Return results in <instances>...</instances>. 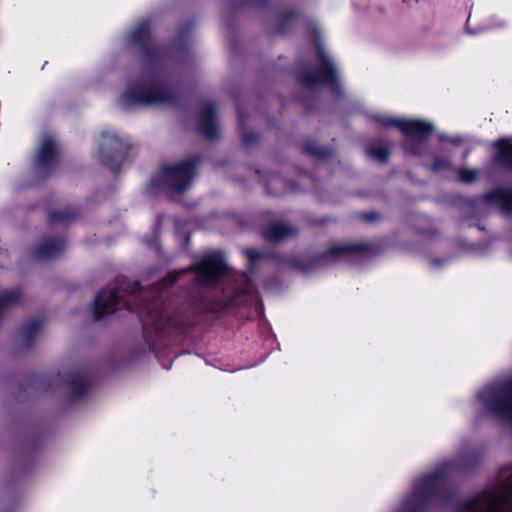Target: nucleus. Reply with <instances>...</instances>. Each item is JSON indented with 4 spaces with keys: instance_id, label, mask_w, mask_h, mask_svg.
Instances as JSON below:
<instances>
[{
    "instance_id": "22",
    "label": "nucleus",
    "mask_w": 512,
    "mask_h": 512,
    "mask_svg": "<svg viewBox=\"0 0 512 512\" xmlns=\"http://www.w3.org/2000/svg\"><path fill=\"white\" fill-rule=\"evenodd\" d=\"M21 294L17 290L7 291L0 294V312L20 300Z\"/></svg>"
},
{
    "instance_id": "25",
    "label": "nucleus",
    "mask_w": 512,
    "mask_h": 512,
    "mask_svg": "<svg viewBox=\"0 0 512 512\" xmlns=\"http://www.w3.org/2000/svg\"><path fill=\"white\" fill-rule=\"evenodd\" d=\"M458 177L463 183H472L478 177V171L475 169L462 168L458 171Z\"/></svg>"
},
{
    "instance_id": "6",
    "label": "nucleus",
    "mask_w": 512,
    "mask_h": 512,
    "mask_svg": "<svg viewBox=\"0 0 512 512\" xmlns=\"http://www.w3.org/2000/svg\"><path fill=\"white\" fill-rule=\"evenodd\" d=\"M477 399L486 412L512 424V378L484 387Z\"/></svg>"
},
{
    "instance_id": "8",
    "label": "nucleus",
    "mask_w": 512,
    "mask_h": 512,
    "mask_svg": "<svg viewBox=\"0 0 512 512\" xmlns=\"http://www.w3.org/2000/svg\"><path fill=\"white\" fill-rule=\"evenodd\" d=\"M140 290L137 282H122L119 287L104 290L99 293L94 301V317L101 319L106 314H111L120 308L133 309L127 296H132Z\"/></svg>"
},
{
    "instance_id": "13",
    "label": "nucleus",
    "mask_w": 512,
    "mask_h": 512,
    "mask_svg": "<svg viewBox=\"0 0 512 512\" xmlns=\"http://www.w3.org/2000/svg\"><path fill=\"white\" fill-rule=\"evenodd\" d=\"M263 237L269 242H280L297 234V229L292 225L273 222L263 229Z\"/></svg>"
},
{
    "instance_id": "4",
    "label": "nucleus",
    "mask_w": 512,
    "mask_h": 512,
    "mask_svg": "<svg viewBox=\"0 0 512 512\" xmlns=\"http://www.w3.org/2000/svg\"><path fill=\"white\" fill-rule=\"evenodd\" d=\"M372 120L383 128H398L407 137L403 144L404 150L414 156L422 155L423 151L420 146L426 142L434 130L431 123L420 120L398 119L379 114L373 115Z\"/></svg>"
},
{
    "instance_id": "19",
    "label": "nucleus",
    "mask_w": 512,
    "mask_h": 512,
    "mask_svg": "<svg viewBox=\"0 0 512 512\" xmlns=\"http://www.w3.org/2000/svg\"><path fill=\"white\" fill-rule=\"evenodd\" d=\"M366 154L371 159L384 163L390 156V145L382 140H375L366 147Z\"/></svg>"
},
{
    "instance_id": "12",
    "label": "nucleus",
    "mask_w": 512,
    "mask_h": 512,
    "mask_svg": "<svg viewBox=\"0 0 512 512\" xmlns=\"http://www.w3.org/2000/svg\"><path fill=\"white\" fill-rule=\"evenodd\" d=\"M58 148L51 136H44L39 147L35 165L39 172H46L53 167L58 161Z\"/></svg>"
},
{
    "instance_id": "18",
    "label": "nucleus",
    "mask_w": 512,
    "mask_h": 512,
    "mask_svg": "<svg viewBox=\"0 0 512 512\" xmlns=\"http://www.w3.org/2000/svg\"><path fill=\"white\" fill-rule=\"evenodd\" d=\"M200 128L202 133L209 139L217 136L218 128L215 122V110L212 105H208L201 116Z\"/></svg>"
},
{
    "instance_id": "9",
    "label": "nucleus",
    "mask_w": 512,
    "mask_h": 512,
    "mask_svg": "<svg viewBox=\"0 0 512 512\" xmlns=\"http://www.w3.org/2000/svg\"><path fill=\"white\" fill-rule=\"evenodd\" d=\"M316 49L320 60V67L315 72H304L299 79L301 85L308 89H312L318 85L326 84L329 85L332 90L338 92L340 84L334 65L331 63L325 54L323 47L319 43H317Z\"/></svg>"
},
{
    "instance_id": "14",
    "label": "nucleus",
    "mask_w": 512,
    "mask_h": 512,
    "mask_svg": "<svg viewBox=\"0 0 512 512\" xmlns=\"http://www.w3.org/2000/svg\"><path fill=\"white\" fill-rule=\"evenodd\" d=\"M145 325L152 326L156 331H164L173 325L170 312L167 309L153 306L147 308V315L144 320Z\"/></svg>"
},
{
    "instance_id": "23",
    "label": "nucleus",
    "mask_w": 512,
    "mask_h": 512,
    "mask_svg": "<svg viewBox=\"0 0 512 512\" xmlns=\"http://www.w3.org/2000/svg\"><path fill=\"white\" fill-rule=\"evenodd\" d=\"M40 329V324L38 322H31L25 325L21 332L20 337L25 345H28L31 339L37 334Z\"/></svg>"
},
{
    "instance_id": "29",
    "label": "nucleus",
    "mask_w": 512,
    "mask_h": 512,
    "mask_svg": "<svg viewBox=\"0 0 512 512\" xmlns=\"http://www.w3.org/2000/svg\"><path fill=\"white\" fill-rule=\"evenodd\" d=\"M245 254L249 258L250 261H254V260H257V259H260L261 257H263L262 253L257 252L256 250H253V249H247L245 251Z\"/></svg>"
},
{
    "instance_id": "32",
    "label": "nucleus",
    "mask_w": 512,
    "mask_h": 512,
    "mask_svg": "<svg viewBox=\"0 0 512 512\" xmlns=\"http://www.w3.org/2000/svg\"><path fill=\"white\" fill-rule=\"evenodd\" d=\"M279 181H280V180H279L278 178H275V179H273V180H272V182H271V183H272V184H276V183H277V182H279Z\"/></svg>"
},
{
    "instance_id": "15",
    "label": "nucleus",
    "mask_w": 512,
    "mask_h": 512,
    "mask_svg": "<svg viewBox=\"0 0 512 512\" xmlns=\"http://www.w3.org/2000/svg\"><path fill=\"white\" fill-rule=\"evenodd\" d=\"M64 247L63 240L44 239L33 251V255L38 260H49L60 255Z\"/></svg>"
},
{
    "instance_id": "28",
    "label": "nucleus",
    "mask_w": 512,
    "mask_h": 512,
    "mask_svg": "<svg viewBox=\"0 0 512 512\" xmlns=\"http://www.w3.org/2000/svg\"><path fill=\"white\" fill-rule=\"evenodd\" d=\"M254 292V287L251 284L250 280L248 278H245V283L243 287L239 290V293L241 294H252Z\"/></svg>"
},
{
    "instance_id": "3",
    "label": "nucleus",
    "mask_w": 512,
    "mask_h": 512,
    "mask_svg": "<svg viewBox=\"0 0 512 512\" xmlns=\"http://www.w3.org/2000/svg\"><path fill=\"white\" fill-rule=\"evenodd\" d=\"M465 467L466 464L459 460L441 463L433 473L421 478L415 484L413 493L403 501L399 512H421L432 497L442 493L446 474Z\"/></svg>"
},
{
    "instance_id": "5",
    "label": "nucleus",
    "mask_w": 512,
    "mask_h": 512,
    "mask_svg": "<svg viewBox=\"0 0 512 512\" xmlns=\"http://www.w3.org/2000/svg\"><path fill=\"white\" fill-rule=\"evenodd\" d=\"M199 160L192 158L174 165H165L160 174L150 182L151 190H162L167 193L186 191L195 177V168Z\"/></svg>"
},
{
    "instance_id": "16",
    "label": "nucleus",
    "mask_w": 512,
    "mask_h": 512,
    "mask_svg": "<svg viewBox=\"0 0 512 512\" xmlns=\"http://www.w3.org/2000/svg\"><path fill=\"white\" fill-rule=\"evenodd\" d=\"M498 148L494 160L500 165L512 170V142L510 139L502 138L493 143Z\"/></svg>"
},
{
    "instance_id": "20",
    "label": "nucleus",
    "mask_w": 512,
    "mask_h": 512,
    "mask_svg": "<svg viewBox=\"0 0 512 512\" xmlns=\"http://www.w3.org/2000/svg\"><path fill=\"white\" fill-rule=\"evenodd\" d=\"M303 151L307 155L316 157L318 159H325V158H328L329 156H331L330 150H328L326 148L318 147L313 142L305 143L303 145Z\"/></svg>"
},
{
    "instance_id": "11",
    "label": "nucleus",
    "mask_w": 512,
    "mask_h": 512,
    "mask_svg": "<svg viewBox=\"0 0 512 512\" xmlns=\"http://www.w3.org/2000/svg\"><path fill=\"white\" fill-rule=\"evenodd\" d=\"M376 253L373 245L368 243L344 244L331 247L324 255L314 260L317 263H329L333 260H353V258H367Z\"/></svg>"
},
{
    "instance_id": "21",
    "label": "nucleus",
    "mask_w": 512,
    "mask_h": 512,
    "mask_svg": "<svg viewBox=\"0 0 512 512\" xmlns=\"http://www.w3.org/2000/svg\"><path fill=\"white\" fill-rule=\"evenodd\" d=\"M71 393L74 398H79L84 394L87 389L86 380L81 375H74L70 381Z\"/></svg>"
},
{
    "instance_id": "31",
    "label": "nucleus",
    "mask_w": 512,
    "mask_h": 512,
    "mask_svg": "<svg viewBox=\"0 0 512 512\" xmlns=\"http://www.w3.org/2000/svg\"><path fill=\"white\" fill-rule=\"evenodd\" d=\"M363 217L367 221H372L376 218V215L374 213H370V214H364Z\"/></svg>"
},
{
    "instance_id": "7",
    "label": "nucleus",
    "mask_w": 512,
    "mask_h": 512,
    "mask_svg": "<svg viewBox=\"0 0 512 512\" xmlns=\"http://www.w3.org/2000/svg\"><path fill=\"white\" fill-rule=\"evenodd\" d=\"M194 270L196 272V281L200 285H209L215 283L225 272L226 264L222 255L213 252L205 255L199 262L180 271H174L168 274L161 282L162 286L168 287L174 284L183 273Z\"/></svg>"
},
{
    "instance_id": "1",
    "label": "nucleus",
    "mask_w": 512,
    "mask_h": 512,
    "mask_svg": "<svg viewBox=\"0 0 512 512\" xmlns=\"http://www.w3.org/2000/svg\"><path fill=\"white\" fill-rule=\"evenodd\" d=\"M149 40L150 31L147 21L136 27L129 37L131 44L140 46L143 50L145 63L139 87L129 88L121 96V104L124 108L166 104L173 100V92L163 84L155 56L146 48Z\"/></svg>"
},
{
    "instance_id": "17",
    "label": "nucleus",
    "mask_w": 512,
    "mask_h": 512,
    "mask_svg": "<svg viewBox=\"0 0 512 512\" xmlns=\"http://www.w3.org/2000/svg\"><path fill=\"white\" fill-rule=\"evenodd\" d=\"M484 198L488 202L498 204L505 213H512V190L497 189L486 193Z\"/></svg>"
},
{
    "instance_id": "27",
    "label": "nucleus",
    "mask_w": 512,
    "mask_h": 512,
    "mask_svg": "<svg viewBox=\"0 0 512 512\" xmlns=\"http://www.w3.org/2000/svg\"><path fill=\"white\" fill-rule=\"evenodd\" d=\"M241 138H242V142L245 145H251V144L255 143L258 139L257 135L254 134L253 132H243L241 135Z\"/></svg>"
},
{
    "instance_id": "24",
    "label": "nucleus",
    "mask_w": 512,
    "mask_h": 512,
    "mask_svg": "<svg viewBox=\"0 0 512 512\" xmlns=\"http://www.w3.org/2000/svg\"><path fill=\"white\" fill-rule=\"evenodd\" d=\"M75 216V213L72 212L70 209H64L61 211H52L49 215V220L51 222L56 223H67L70 220H72Z\"/></svg>"
},
{
    "instance_id": "10",
    "label": "nucleus",
    "mask_w": 512,
    "mask_h": 512,
    "mask_svg": "<svg viewBox=\"0 0 512 512\" xmlns=\"http://www.w3.org/2000/svg\"><path fill=\"white\" fill-rule=\"evenodd\" d=\"M128 151V144L117 135L104 132L99 143V158L106 167L118 170Z\"/></svg>"
},
{
    "instance_id": "26",
    "label": "nucleus",
    "mask_w": 512,
    "mask_h": 512,
    "mask_svg": "<svg viewBox=\"0 0 512 512\" xmlns=\"http://www.w3.org/2000/svg\"><path fill=\"white\" fill-rule=\"evenodd\" d=\"M450 166V162L444 158H435L433 164L430 166V170L438 172L447 169Z\"/></svg>"
},
{
    "instance_id": "30",
    "label": "nucleus",
    "mask_w": 512,
    "mask_h": 512,
    "mask_svg": "<svg viewBox=\"0 0 512 512\" xmlns=\"http://www.w3.org/2000/svg\"><path fill=\"white\" fill-rule=\"evenodd\" d=\"M441 140H447V141H450L452 144L454 145H459L462 143V138L461 137H455L453 139H448V138H444L443 136L440 137Z\"/></svg>"
},
{
    "instance_id": "2",
    "label": "nucleus",
    "mask_w": 512,
    "mask_h": 512,
    "mask_svg": "<svg viewBox=\"0 0 512 512\" xmlns=\"http://www.w3.org/2000/svg\"><path fill=\"white\" fill-rule=\"evenodd\" d=\"M457 512H512V466L501 469L494 487L466 501Z\"/></svg>"
}]
</instances>
